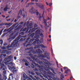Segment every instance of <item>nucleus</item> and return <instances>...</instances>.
I'll return each mask as SVG.
<instances>
[{"mask_svg":"<svg viewBox=\"0 0 80 80\" xmlns=\"http://www.w3.org/2000/svg\"><path fill=\"white\" fill-rule=\"evenodd\" d=\"M36 62L37 63H39V64H42V62L40 61L39 59H38L37 58H36V60H35Z\"/></svg>","mask_w":80,"mask_h":80,"instance_id":"19","label":"nucleus"},{"mask_svg":"<svg viewBox=\"0 0 80 80\" xmlns=\"http://www.w3.org/2000/svg\"><path fill=\"white\" fill-rule=\"evenodd\" d=\"M0 43L1 45H2L3 44V39H0Z\"/></svg>","mask_w":80,"mask_h":80,"instance_id":"29","label":"nucleus"},{"mask_svg":"<svg viewBox=\"0 0 80 80\" xmlns=\"http://www.w3.org/2000/svg\"><path fill=\"white\" fill-rule=\"evenodd\" d=\"M47 72L44 71L43 72V73H42V75H43L44 78L48 79V77L47 76Z\"/></svg>","mask_w":80,"mask_h":80,"instance_id":"15","label":"nucleus"},{"mask_svg":"<svg viewBox=\"0 0 80 80\" xmlns=\"http://www.w3.org/2000/svg\"><path fill=\"white\" fill-rule=\"evenodd\" d=\"M8 64L10 65L11 66H13V65L15 64V63H14L12 62H11L10 63H9Z\"/></svg>","mask_w":80,"mask_h":80,"instance_id":"26","label":"nucleus"},{"mask_svg":"<svg viewBox=\"0 0 80 80\" xmlns=\"http://www.w3.org/2000/svg\"><path fill=\"white\" fill-rule=\"evenodd\" d=\"M37 29H38V28H32V29H30L28 32V33H29L28 34V36L31 34V33H33V32H35L36 30H37Z\"/></svg>","mask_w":80,"mask_h":80,"instance_id":"9","label":"nucleus"},{"mask_svg":"<svg viewBox=\"0 0 80 80\" xmlns=\"http://www.w3.org/2000/svg\"><path fill=\"white\" fill-rule=\"evenodd\" d=\"M30 49H31V48H28L27 49H25V50H30Z\"/></svg>","mask_w":80,"mask_h":80,"instance_id":"57","label":"nucleus"},{"mask_svg":"<svg viewBox=\"0 0 80 80\" xmlns=\"http://www.w3.org/2000/svg\"><path fill=\"white\" fill-rule=\"evenodd\" d=\"M7 45V43H5L3 44L4 46H5V45Z\"/></svg>","mask_w":80,"mask_h":80,"instance_id":"63","label":"nucleus"},{"mask_svg":"<svg viewBox=\"0 0 80 80\" xmlns=\"http://www.w3.org/2000/svg\"><path fill=\"white\" fill-rule=\"evenodd\" d=\"M6 34H7V33H4L2 36V37H4V36H5L6 35Z\"/></svg>","mask_w":80,"mask_h":80,"instance_id":"34","label":"nucleus"},{"mask_svg":"<svg viewBox=\"0 0 80 80\" xmlns=\"http://www.w3.org/2000/svg\"><path fill=\"white\" fill-rule=\"evenodd\" d=\"M8 68L9 70H12V69H13V70H15V69H17V68L15 67V66H13L12 67H11V66H9Z\"/></svg>","mask_w":80,"mask_h":80,"instance_id":"22","label":"nucleus"},{"mask_svg":"<svg viewBox=\"0 0 80 80\" xmlns=\"http://www.w3.org/2000/svg\"><path fill=\"white\" fill-rule=\"evenodd\" d=\"M36 43H37V41L35 40L32 43V44H36Z\"/></svg>","mask_w":80,"mask_h":80,"instance_id":"48","label":"nucleus"},{"mask_svg":"<svg viewBox=\"0 0 80 80\" xmlns=\"http://www.w3.org/2000/svg\"><path fill=\"white\" fill-rule=\"evenodd\" d=\"M31 74L32 75H35V74H34V73H33V72H31Z\"/></svg>","mask_w":80,"mask_h":80,"instance_id":"53","label":"nucleus"},{"mask_svg":"<svg viewBox=\"0 0 80 80\" xmlns=\"http://www.w3.org/2000/svg\"><path fill=\"white\" fill-rule=\"evenodd\" d=\"M35 36L34 37V38L33 39H31L29 40V41L28 42V44L26 45V47H28V46H29V45L31 46L32 45V42H33L34 40H35V38H38V37H39V35L38 34H40V31L39 29H38L35 32Z\"/></svg>","mask_w":80,"mask_h":80,"instance_id":"1","label":"nucleus"},{"mask_svg":"<svg viewBox=\"0 0 80 80\" xmlns=\"http://www.w3.org/2000/svg\"><path fill=\"white\" fill-rule=\"evenodd\" d=\"M7 10H8V8H4V11L5 12L7 11Z\"/></svg>","mask_w":80,"mask_h":80,"instance_id":"37","label":"nucleus"},{"mask_svg":"<svg viewBox=\"0 0 80 80\" xmlns=\"http://www.w3.org/2000/svg\"><path fill=\"white\" fill-rule=\"evenodd\" d=\"M39 8H40L41 9H43L44 8V6H43V5H42V6H39Z\"/></svg>","mask_w":80,"mask_h":80,"instance_id":"25","label":"nucleus"},{"mask_svg":"<svg viewBox=\"0 0 80 80\" xmlns=\"http://www.w3.org/2000/svg\"><path fill=\"white\" fill-rule=\"evenodd\" d=\"M15 25H16V24H13L12 26H11L8 29H5L3 32H7V31H8V30H10V29H11V30H12V29H13V27H15Z\"/></svg>","mask_w":80,"mask_h":80,"instance_id":"11","label":"nucleus"},{"mask_svg":"<svg viewBox=\"0 0 80 80\" xmlns=\"http://www.w3.org/2000/svg\"><path fill=\"white\" fill-rule=\"evenodd\" d=\"M52 3H50L49 4V7H51V6H52Z\"/></svg>","mask_w":80,"mask_h":80,"instance_id":"56","label":"nucleus"},{"mask_svg":"<svg viewBox=\"0 0 80 80\" xmlns=\"http://www.w3.org/2000/svg\"><path fill=\"white\" fill-rule=\"evenodd\" d=\"M65 71V73H66L67 74L68 73V72L69 71V70L68 69L66 71V70Z\"/></svg>","mask_w":80,"mask_h":80,"instance_id":"41","label":"nucleus"},{"mask_svg":"<svg viewBox=\"0 0 80 80\" xmlns=\"http://www.w3.org/2000/svg\"><path fill=\"white\" fill-rule=\"evenodd\" d=\"M2 59H0V69L1 70L2 69V70H5L6 68V66L4 64H2Z\"/></svg>","mask_w":80,"mask_h":80,"instance_id":"5","label":"nucleus"},{"mask_svg":"<svg viewBox=\"0 0 80 80\" xmlns=\"http://www.w3.org/2000/svg\"><path fill=\"white\" fill-rule=\"evenodd\" d=\"M34 70L36 72H36V74H37L38 75H40V77H41L42 78L43 80H45L44 78H43V76L41 75H42V72L38 70V69L36 68L34 69Z\"/></svg>","mask_w":80,"mask_h":80,"instance_id":"2","label":"nucleus"},{"mask_svg":"<svg viewBox=\"0 0 80 80\" xmlns=\"http://www.w3.org/2000/svg\"><path fill=\"white\" fill-rule=\"evenodd\" d=\"M1 49H2V50H6V48L5 47H1Z\"/></svg>","mask_w":80,"mask_h":80,"instance_id":"33","label":"nucleus"},{"mask_svg":"<svg viewBox=\"0 0 80 80\" xmlns=\"http://www.w3.org/2000/svg\"><path fill=\"white\" fill-rule=\"evenodd\" d=\"M67 67H64L63 68L64 70H66V69H67Z\"/></svg>","mask_w":80,"mask_h":80,"instance_id":"62","label":"nucleus"},{"mask_svg":"<svg viewBox=\"0 0 80 80\" xmlns=\"http://www.w3.org/2000/svg\"><path fill=\"white\" fill-rule=\"evenodd\" d=\"M23 40H24V39H23V38H21V39L19 41H20H20L22 42V41H23Z\"/></svg>","mask_w":80,"mask_h":80,"instance_id":"51","label":"nucleus"},{"mask_svg":"<svg viewBox=\"0 0 80 80\" xmlns=\"http://www.w3.org/2000/svg\"><path fill=\"white\" fill-rule=\"evenodd\" d=\"M21 17L20 16H18L17 17V19H18L19 18H20Z\"/></svg>","mask_w":80,"mask_h":80,"instance_id":"60","label":"nucleus"},{"mask_svg":"<svg viewBox=\"0 0 80 80\" xmlns=\"http://www.w3.org/2000/svg\"><path fill=\"white\" fill-rule=\"evenodd\" d=\"M22 61L24 62H28H28L26 59H23L22 60Z\"/></svg>","mask_w":80,"mask_h":80,"instance_id":"31","label":"nucleus"},{"mask_svg":"<svg viewBox=\"0 0 80 80\" xmlns=\"http://www.w3.org/2000/svg\"><path fill=\"white\" fill-rule=\"evenodd\" d=\"M40 35L41 36H42V37H43V34L42 33H41V34H40Z\"/></svg>","mask_w":80,"mask_h":80,"instance_id":"49","label":"nucleus"},{"mask_svg":"<svg viewBox=\"0 0 80 80\" xmlns=\"http://www.w3.org/2000/svg\"><path fill=\"white\" fill-rule=\"evenodd\" d=\"M17 72V69L15 70L13 69V70H12L13 73H15V72Z\"/></svg>","mask_w":80,"mask_h":80,"instance_id":"38","label":"nucleus"},{"mask_svg":"<svg viewBox=\"0 0 80 80\" xmlns=\"http://www.w3.org/2000/svg\"><path fill=\"white\" fill-rule=\"evenodd\" d=\"M38 67H39V68H42V67H41V66L40 65H38Z\"/></svg>","mask_w":80,"mask_h":80,"instance_id":"61","label":"nucleus"},{"mask_svg":"<svg viewBox=\"0 0 80 80\" xmlns=\"http://www.w3.org/2000/svg\"><path fill=\"white\" fill-rule=\"evenodd\" d=\"M28 53H32L33 54H35V51L33 50H31L27 52Z\"/></svg>","mask_w":80,"mask_h":80,"instance_id":"20","label":"nucleus"},{"mask_svg":"<svg viewBox=\"0 0 80 80\" xmlns=\"http://www.w3.org/2000/svg\"><path fill=\"white\" fill-rule=\"evenodd\" d=\"M42 51L41 50V49H38L36 50V52L35 51V54L36 53H39V54H42Z\"/></svg>","mask_w":80,"mask_h":80,"instance_id":"16","label":"nucleus"},{"mask_svg":"<svg viewBox=\"0 0 80 80\" xmlns=\"http://www.w3.org/2000/svg\"><path fill=\"white\" fill-rule=\"evenodd\" d=\"M50 54L47 53V52H45L44 54H42L40 55V57L42 58H46L47 59L50 60Z\"/></svg>","mask_w":80,"mask_h":80,"instance_id":"3","label":"nucleus"},{"mask_svg":"<svg viewBox=\"0 0 80 80\" xmlns=\"http://www.w3.org/2000/svg\"><path fill=\"white\" fill-rule=\"evenodd\" d=\"M38 25H37V24H34V28H36V27H38Z\"/></svg>","mask_w":80,"mask_h":80,"instance_id":"46","label":"nucleus"},{"mask_svg":"<svg viewBox=\"0 0 80 80\" xmlns=\"http://www.w3.org/2000/svg\"><path fill=\"white\" fill-rule=\"evenodd\" d=\"M6 73H7V72L6 71H3V73L4 74H6Z\"/></svg>","mask_w":80,"mask_h":80,"instance_id":"59","label":"nucleus"},{"mask_svg":"<svg viewBox=\"0 0 80 80\" xmlns=\"http://www.w3.org/2000/svg\"><path fill=\"white\" fill-rule=\"evenodd\" d=\"M18 32H16V33L14 34V36L12 37V38H8V41L9 42H11L12 41V38L14 39V38H15V37H16L18 35Z\"/></svg>","mask_w":80,"mask_h":80,"instance_id":"8","label":"nucleus"},{"mask_svg":"<svg viewBox=\"0 0 80 80\" xmlns=\"http://www.w3.org/2000/svg\"><path fill=\"white\" fill-rule=\"evenodd\" d=\"M8 58H6L4 59V61H8Z\"/></svg>","mask_w":80,"mask_h":80,"instance_id":"40","label":"nucleus"},{"mask_svg":"<svg viewBox=\"0 0 80 80\" xmlns=\"http://www.w3.org/2000/svg\"><path fill=\"white\" fill-rule=\"evenodd\" d=\"M25 65L26 66H28V64L27 62H25Z\"/></svg>","mask_w":80,"mask_h":80,"instance_id":"50","label":"nucleus"},{"mask_svg":"<svg viewBox=\"0 0 80 80\" xmlns=\"http://www.w3.org/2000/svg\"><path fill=\"white\" fill-rule=\"evenodd\" d=\"M30 11H31V13H35V12L32 10V8L31 9Z\"/></svg>","mask_w":80,"mask_h":80,"instance_id":"42","label":"nucleus"},{"mask_svg":"<svg viewBox=\"0 0 80 80\" xmlns=\"http://www.w3.org/2000/svg\"><path fill=\"white\" fill-rule=\"evenodd\" d=\"M28 5H34V3H33L32 2H30L29 3H28Z\"/></svg>","mask_w":80,"mask_h":80,"instance_id":"35","label":"nucleus"},{"mask_svg":"<svg viewBox=\"0 0 80 80\" xmlns=\"http://www.w3.org/2000/svg\"><path fill=\"white\" fill-rule=\"evenodd\" d=\"M29 77H30L32 79V80H40V78L38 77L37 76H34V78H33V77L32 75H30V74L29 75Z\"/></svg>","mask_w":80,"mask_h":80,"instance_id":"10","label":"nucleus"},{"mask_svg":"<svg viewBox=\"0 0 80 80\" xmlns=\"http://www.w3.org/2000/svg\"><path fill=\"white\" fill-rule=\"evenodd\" d=\"M20 34L22 35H24V32H22L20 33Z\"/></svg>","mask_w":80,"mask_h":80,"instance_id":"55","label":"nucleus"},{"mask_svg":"<svg viewBox=\"0 0 80 80\" xmlns=\"http://www.w3.org/2000/svg\"><path fill=\"white\" fill-rule=\"evenodd\" d=\"M28 30V28H27H27H24L23 30H22V31H25V30Z\"/></svg>","mask_w":80,"mask_h":80,"instance_id":"36","label":"nucleus"},{"mask_svg":"<svg viewBox=\"0 0 80 80\" xmlns=\"http://www.w3.org/2000/svg\"><path fill=\"white\" fill-rule=\"evenodd\" d=\"M26 24H27V23L25 22L23 25V27H25L26 26Z\"/></svg>","mask_w":80,"mask_h":80,"instance_id":"58","label":"nucleus"},{"mask_svg":"<svg viewBox=\"0 0 80 80\" xmlns=\"http://www.w3.org/2000/svg\"><path fill=\"white\" fill-rule=\"evenodd\" d=\"M26 37H27L26 35L24 36H22L21 35H19L18 36V37H17L16 38V40H17V41L19 40H20V38H25Z\"/></svg>","mask_w":80,"mask_h":80,"instance_id":"13","label":"nucleus"},{"mask_svg":"<svg viewBox=\"0 0 80 80\" xmlns=\"http://www.w3.org/2000/svg\"><path fill=\"white\" fill-rule=\"evenodd\" d=\"M7 52V50H4L2 51V52L3 53H5L6 52Z\"/></svg>","mask_w":80,"mask_h":80,"instance_id":"45","label":"nucleus"},{"mask_svg":"<svg viewBox=\"0 0 80 80\" xmlns=\"http://www.w3.org/2000/svg\"><path fill=\"white\" fill-rule=\"evenodd\" d=\"M4 30V28H2L1 31H0V36L2 35V32H3V30Z\"/></svg>","mask_w":80,"mask_h":80,"instance_id":"32","label":"nucleus"},{"mask_svg":"<svg viewBox=\"0 0 80 80\" xmlns=\"http://www.w3.org/2000/svg\"><path fill=\"white\" fill-rule=\"evenodd\" d=\"M28 55H29V56H30V57H31V58L33 56V54L32 53L29 54H28Z\"/></svg>","mask_w":80,"mask_h":80,"instance_id":"43","label":"nucleus"},{"mask_svg":"<svg viewBox=\"0 0 80 80\" xmlns=\"http://www.w3.org/2000/svg\"><path fill=\"white\" fill-rule=\"evenodd\" d=\"M35 65L36 67H38V64L35 63V62L32 63L31 67L32 68H35Z\"/></svg>","mask_w":80,"mask_h":80,"instance_id":"17","label":"nucleus"},{"mask_svg":"<svg viewBox=\"0 0 80 80\" xmlns=\"http://www.w3.org/2000/svg\"><path fill=\"white\" fill-rule=\"evenodd\" d=\"M36 15H37V16H38V15L39 14V12H37L36 13Z\"/></svg>","mask_w":80,"mask_h":80,"instance_id":"52","label":"nucleus"},{"mask_svg":"<svg viewBox=\"0 0 80 80\" xmlns=\"http://www.w3.org/2000/svg\"><path fill=\"white\" fill-rule=\"evenodd\" d=\"M26 26L28 28V30L26 31V32H28V30H29L30 28H32V24H29V21H28L27 22V23H26Z\"/></svg>","mask_w":80,"mask_h":80,"instance_id":"7","label":"nucleus"},{"mask_svg":"<svg viewBox=\"0 0 80 80\" xmlns=\"http://www.w3.org/2000/svg\"><path fill=\"white\" fill-rule=\"evenodd\" d=\"M14 60H16L17 59V57H14Z\"/></svg>","mask_w":80,"mask_h":80,"instance_id":"64","label":"nucleus"},{"mask_svg":"<svg viewBox=\"0 0 80 80\" xmlns=\"http://www.w3.org/2000/svg\"><path fill=\"white\" fill-rule=\"evenodd\" d=\"M48 76L49 77V78H50V79H51V78H52V76H49L48 75Z\"/></svg>","mask_w":80,"mask_h":80,"instance_id":"54","label":"nucleus"},{"mask_svg":"<svg viewBox=\"0 0 80 80\" xmlns=\"http://www.w3.org/2000/svg\"><path fill=\"white\" fill-rule=\"evenodd\" d=\"M7 79V77L6 76H4L3 78L2 79V75L0 74V80H6Z\"/></svg>","mask_w":80,"mask_h":80,"instance_id":"18","label":"nucleus"},{"mask_svg":"<svg viewBox=\"0 0 80 80\" xmlns=\"http://www.w3.org/2000/svg\"><path fill=\"white\" fill-rule=\"evenodd\" d=\"M47 48V47L45 46H44L43 44H39L38 45H35V47H34V48L36 49V48Z\"/></svg>","mask_w":80,"mask_h":80,"instance_id":"6","label":"nucleus"},{"mask_svg":"<svg viewBox=\"0 0 80 80\" xmlns=\"http://www.w3.org/2000/svg\"><path fill=\"white\" fill-rule=\"evenodd\" d=\"M15 43L14 42H13L11 44V46L12 47H15Z\"/></svg>","mask_w":80,"mask_h":80,"instance_id":"24","label":"nucleus"},{"mask_svg":"<svg viewBox=\"0 0 80 80\" xmlns=\"http://www.w3.org/2000/svg\"><path fill=\"white\" fill-rule=\"evenodd\" d=\"M49 68H50V70L51 71H52V72L54 73V74H57L55 72V71H54V70H53V67H49Z\"/></svg>","mask_w":80,"mask_h":80,"instance_id":"21","label":"nucleus"},{"mask_svg":"<svg viewBox=\"0 0 80 80\" xmlns=\"http://www.w3.org/2000/svg\"><path fill=\"white\" fill-rule=\"evenodd\" d=\"M31 58L33 59V60H35V61L36 60H37V58H35L33 56Z\"/></svg>","mask_w":80,"mask_h":80,"instance_id":"30","label":"nucleus"},{"mask_svg":"<svg viewBox=\"0 0 80 80\" xmlns=\"http://www.w3.org/2000/svg\"><path fill=\"white\" fill-rule=\"evenodd\" d=\"M34 35L35 33H33L32 34H31L30 35H29V37L26 39V41L24 43H23V45H25L27 44V43H28V41H29V40L30 39V37L33 38V37L34 36Z\"/></svg>","mask_w":80,"mask_h":80,"instance_id":"4","label":"nucleus"},{"mask_svg":"<svg viewBox=\"0 0 80 80\" xmlns=\"http://www.w3.org/2000/svg\"><path fill=\"white\" fill-rule=\"evenodd\" d=\"M23 77L24 78H25V79H28V78L27 80H32L31 78H28V77L27 76V75L25 74L23 75Z\"/></svg>","mask_w":80,"mask_h":80,"instance_id":"14","label":"nucleus"},{"mask_svg":"<svg viewBox=\"0 0 80 80\" xmlns=\"http://www.w3.org/2000/svg\"><path fill=\"white\" fill-rule=\"evenodd\" d=\"M8 59H10L11 58H13V57H12V55H11L8 56Z\"/></svg>","mask_w":80,"mask_h":80,"instance_id":"28","label":"nucleus"},{"mask_svg":"<svg viewBox=\"0 0 80 80\" xmlns=\"http://www.w3.org/2000/svg\"><path fill=\"white\" fill-rule=\"evenodd\" d=\"M20 15H22V11L21 10H20L19 11V13H18V15H20Z\"/></svg>","mask_w":80,"mask_h":80,"instance_id":"27","label":"nucleus"},{"mask_svg":"<svg viewBox=\"0 0 80 80\" xmlns=\"http://www.w3.org/2000/svg\"><path fill=\"white\" fill-rule=\"evenodd\" d=\"M12 25V24H11V23H6L5 24V23H2V24H0V25L1 26H2V25H8V26H6V28H8V27H10L11 25Z\"/></svg>","mask_w":80,"mask_h":80,"instance_id":"12","label":"nucleus"},{"mask_svg":"<svg viewBox=\"0 0 80 80\" xmlns=\"http://www.w3.org/2000/svg\"><path fill=\"white\" fill-rule=\"evenodd\" d=\"M46 64L48 66V67H50L52 65V64L48 62L46 63Z\"/></svg>","mask_w":80,"mask_h":80,"instance_id":"23","label":"nucleus"},{"mask_svg":"<svg viewBox=\"0 0 80 80\" xmlns=\"http://www.w3.org/2000/svg\"><path fill=\"white\" fill-rule=\"evenodd\" d=\"M35 40L36 42H38V41H39V38H36L35 39Z\"/></svg>","mask_w":80,"mask_h":80,"instance_id":"44","label":"nucleus"},{"mask_svg":"<svg viewBox=\"0 0 80 80\" xmlns=\"http://www.w3.org/2000/svg\"><path fill=\"white\" fill-rule=\"evenodd\" d=\"M61 77L62 78H64V76L63 75V74H61Z\"/></svg>","mask_w":80,"mask_h":80,"instance_id":"47","label":"nucleus"},{"mask_svg":"<svg viewBox=\"0 0 80 80\" xmlns=\"http://www.w3.org/2000/svg\"><path fill=\"white\" fill-rule=\"evenodd\" d=\"M35 4H36V6L37 7H39V6H40V5H39V4H38V3H35Z\"/></svg>","mask_w":80,"mask_h":80,"instance_id":"39","label":"nucleus"}]
</instances>
